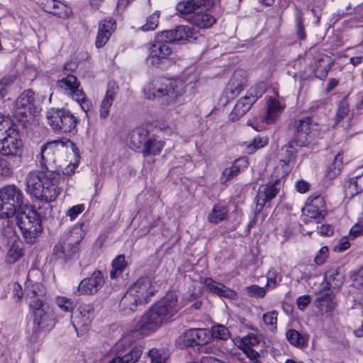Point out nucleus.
<instances>
[{
  "label": "nucleus",
  "mask_w": 363,
  "mask_h": 363,
  "mask_svg": "<svg viewBox=\"0 0 363 363\" xmlns=\"http://www.w3.org/2000/svg\"><path fill=\"white\" fill-rule=\"evenodd\" d=\"M172 52V48L163 40H155L148 45L147 62L153 65L158 66L167 60Z\"/></svg>",
  "instance_id": "obj_19"
},
{
  "label": "nucleus",
  "mask_w": 363,
  "mask_h": 363,
  "mask_svg": "<svg viewBox=\"0 0 363 363\" xmlns=\"http://www.w3.org/2000/svg\"><path fill=\"white\" fill-rule=\"evenodd\" d=\"M2 242L6 245H9L11 243L21 240L19 236L16 232L15 228L7 221L1 230Z\"/></svg>",
  "instance_id": "obj_40"
},
{
  "label": "nucleus",
  "mask_w": 363,
  "mask_h": 363,
  "mask_svg": "<svg viewBox=\"0 0 363 363\" xmlns=\"http://www.w3.org/2000/svg\"><path fill=\"white\" fill-rule=\"evenodd\" d=\"M294 145V139L287 145L283 146L280 150V162L282 165L292 167L295 163L296 153L297 152Z\"/></svg>",
  "instance_id": "obj_29"
},
{
  "label": "nucleus",
  "mask_w": 363,
  "mask_h": 363,
  "mask_svg": "<svg viewBox=\"0 0 363 363\" xmlns=\"http://www.w3.org/2000/svg\"><path fill=\"white\" fill-rule=\"evenodd\" d=\"M227 208L222 204H216L208 216V221L213 224H218L225 220L227 217Z\"/></svg>",
  "instance_id": "obj_38"
},
{
  "label": "nucleus",
  "mask_w": 363,
  "mask_h": 363,
  "mask_svg": "<svg viewBox=\"0 0 363 363\" xmlns=\"http://www.w3.org/2000/svg\"><path fill=\"white\" fill-rule=\"evenodd\" d=\"M360 176H356L350 179L348 183L345 186V194L351 198L357 195L363 191L361 186L358 185V179Z\"/></svg>",
  "instance_id": "obj_45"
},
{
  "label": "nucleus",
  "mask_w": 363,
  "mask_h": 363,
  "mask_svg": "<svg viewBox=\"0 0 363 363\" xmlns=\"http://www.w3.org/2000/svg\"><path fill=\"white\" fill-rule=\"evenodd\" d=\"M94 315V308L92 304L82 303L71 318V323L75 330L85 333Z\"/></svg>",
  "instance_id": "obj_18"
},
{
  "label": "nucleus",
  "mask_w": 363,
  "mask_h": 363,
  "mask_svg": "<svg viewBox=\"0 0 363 363\" xmlns=\"http://www.w3.org/2000/svg\"><path fill=\"white\" fill-rule=\"evenodd\" d=\"M26 296L29 298L30 309L48 305L47 303L45 287L40 283L35 282L28 285L26 288Z\"/></svg>",
  "instance_id": "obj_20"
},
{
  "label": "nucleus",
  "mask_w": 363,
  "mask_h": 363,
  "mask_svg": "<svg viewBox=\"0 0 363 363\" xmlns=\"http://www.w3.org/2000/svg\"><path fill=\"white\" fill-rule=\"evenodd\" d=\"M277 274L275 270H269L268 272L267 275V287L274 289L277 286Z\"/></svg>",
  "instance_id": "obj_60"
},
{
  "label": "nucleus",
  "mask_w": 363,
  "mask_h": 363,
  "mask_svg": "<svg viewBox=\"0 0 363 363\" xmlns=\"http://www.w3.org/2000/svg\"><path fill=\"white\" fill-rule=\"evenodd\" d=\"M57 86L63 94L76 101L84 111L87 112L89 110L91 104L83 90L79 89L80 82L74 75L67 74L57 81Z\"/></svg>",
  "instance_id": "obj_12"
},
{
  "label": "nucleus",
  "mask_w": 363,
  "mask_h": 363,
  "mask_svg": "<svg viewBox=\"0 0 363 363\" xmlns=\"http://www.w3.org/2000/svg\"><path fill=\"white\" fill-rule=\"evenodd\" d=\"M268 143V138L266 136L257 135L253 140L246 144V150L249 154L255 152L257 150L266 146Z\"/></svg>",
  "instance_id": "obj_47"
},
{
  "label": "nucleus",
  "mask_w": 363,
  "mask_h": 363,
  "mask_svg": "<svg viewBox=\"0 0 363 363\" xmlns=\"http://www.w3.org/2000/svg\"><path fill=\"white\" fill-rule=\"evenodd\" d=\"M246 83L245 73L242 71L235 72L225 89L228 97L233 98L238 96L246 86Z\"/></svg>",
  "instance_id": "obj_23"
},
{
  "label": "nucleus",
  "mask_w": 363,
  "mask_h": 363,
  "mask_svg": "<svg viewBox=\"0 0 363 363\" xmlns=\"http://www.w3.org/2000/svg\"><path fill=\"white\" fill-rule=\"evenodd\" d=\"M279 189L277 187L276 183L261 185L255 197L257 206L259 207L258 211H261L264 205L277 195Z\"/></svg>",
  "instance_id": "obj_21"
},
{
  "label": "nucleus",
  "mask_w": 363,
  "mask_h": 363,
  "mask_svg": "<svg viewBox=\"0 0 363 363\" xmlns=\"http://www.w3.org/2000/svg\"><path fill=\"white\" fill-rule=\"evenodd\" d=\"M23 147L18 131L10 127L0 133V154L4 156H18Z\"/></svg>",
  "instance_id": "obj_14"
},
{
  "label": "nucleus",
  "mask_w": 363,
  "mask_h": 363,
  "mask_svg": "<svg viewBox=\"0 0 363 363\" xmlns=\"http://www.w3.org/2000/svg\"><path fill=\"white\" fill-rule=\"evenodd\" d=\"M264 91L265 88L263 84L251 87L247 94L237 101L233 111L230 113V119L235 121L244 116Z\"/></svg>",
  "instance_id": "obj_13"
},
{
  "label": "nucleus",
  "mask_w": 363,
  "mask_h": 363,
  "mask_svg": "<svg viewBox=\"0 0 363 363\" xmlns=\"http://www.w3.org/2000/svg\"><path fill=\"white\" fill-rule=\"evenodd\" d=\"M23 194L14 184L0 188V218L9 219L23 208Z\"/></svg>",
  "instance_id": "obj_7"
},
{
  "label": "nucleus",
  "mask_w": 363,
  "mask_h": 363,
  "mask_svg": "<svg viewBox=\"0 0 363 363\" xmlns=\"http://www.w3.org/2000/svg\"><path fill=\"white\" fill-rule=\"evenodd\" d=\"M294 139L296 146H307L320 135L323 126L313 117L303 116L294 121Z\"/></svg>",
  "instance_id": "obj_8"
},
{
  "label": "nucleus",
  "mask_w": 363,
  "mask_h": 363,
  "mask_svg": "<svg viewBox=\"0 0 363 363\" xmlns=\"http://www.w3.org/2000/svg\"><path fill=\"white\" fill-rule=\"evenodd\" d=\"M296 26H297V35L300 40H303L306 38V35L304 33L303 20L301 16H298L296 18Z\"/></svg>",
  "instance_id": "obj_62"
},
{
  "label": "nucleus",
  "mask_w": 363,
  "mask_h": 363,
  "mask_svg": "<svg viewBox=\"0 0 363 363\" xmlns=\"http://www.w3.org/2000/svg\"><path fill=\"white\" fill-rule=\"evenodd\" d=\"M344 277L338 269H330L325 273V279L328 287L324 291L329 290L330 286L333 288H338L343 282Z\"/></svg>",
  "instance_id": "obj_37"
},
{
  "label": "nucleus",
  "mask_w": 363,
  "mask_h": 363,
  "mask_svg": "<svg viewBox=\"0 0 363 363\" xmlns=\"http://www.w3.org/2000/svg\"><path fill=\"white\" fill-rule=\"evenodd\" d=\"M318 233L321 235L330 236L333 234V228L328 224H323L320 227H318Z\"/></svg>",
  "instance_id": "obj_63"
},
{
  "label": "nucleus",
  "mask_w": 363,
  "mask_h": 363,
  "mask_svg": "<svg viewBox=\"0 0 363 363\" xmlns=\"http://www.w3.org/2000/svg\"><path fill=\"white\" fill-rule=\"evenodd\" d=\"M149 138L146 129L137 128L129 133L127 142L130 148L140 152Z\"/></svg>",
  "instance_id": "obj_27"
},
{
  "label": "nucleus",
  "mask_w": 363,
  "mask_h": 363,
  "mask_svg": "<svg viewBox=\"0 0 363 363\" xmlns=\"http://www.w3.org/2000/svg\"><path fill=\"white\" fill-rule=\"evenodd\" d=\"M348 112L349 106L347 101L345 100L340 101L335 117V124L339 123L347 115Z\"/></svg>",
  "instance_id": "obj_53"
},
{
  "label": "nucleus",
  "mask_w": 363,
  "mask_h": 363,
  "mask_svg": "<svg viewBox=\"0 0 363 363\" xmlns=\"http://www.w3.org/2000/svg\"><path fill=\"white\" fill-rule=\"evenodd\" d=\"M309 184L303 180L296 182L295 187L297 191L301 194L307 192L309 189Z\"/></svg>",
  "instance_id": "obj_64"
},
{
  "label": "nucleus",
  "mask_w": 363,
  "mask_h": 363,
  "mask_svg": "<svg viewBox=\"0 0 363 363\" xmlns=\"http://www.w3.org/2000/svg\"><path fill=\"white\" fill-rule=\"evenodd\" d=\"M325 202L320 196L315 197L307 207L308 216L315 219H323L325 216Z\"/></svg>",
  "instance_id": "obj_30"
},
{
  "label": "nucleus",
  "mask_w": 363,
  "mask_h": 363,
  "mask_svg": "<svg viewBox=\"0 0 363 363\" xmlns=\"http://www.w3.org/2000/svg\"><path fill=\"white\" fill-rule=\"evenodd\" d=\"M278 313L277 311H271L262 315V320L268 329L274 332L277 330Z\"/></svg>",
  "instance_id": "obj_50"
},
{
  "label": "nucleus",
  "mask_w": 363,
  "mask_h": 363,
  "mask_svg": "<svg viewBox=\"0 0 363 363\" xmlns=\"http://www.w3.org/2000/svg\"><path fill=\"white\" fill-rule=\"evenodd\" d=\"M328 248L326 246L322 247L314 258L316 264H322L328 257Z\"/></svg>",
  "instance_id": "obj_59"
},
{
  "label": "nucleus",
  "mask_w": 363,
  "mask_h": 363,
  "mask_svg": "<svg viewBox=\"0 0 363 363\" xmlns=\"http://www.w3.org/2000/svg\"><path fill=\"white\" fill-rule=\"evenodd\" d=\"M148 356L151 363H169V354L162 350L152 348L148 351Z\"/></svg>",
  "instance_id": "obj_46"
},
{
  "label": "nucleus",
  "mask_w": 363,
  "mask_h": 363,
  "mask_svg": "<svg viewBox=\"0 0 363 363\" xmlns=\"http://www.w3.org/2000/svg\"><path fill=\"white\" fill-rule=\"evenodd\" d=\"M33 314V328L28 333V339L33 347L41 341V334L50 331L55 326L56 320L54 311L48 305L31 308Z\"/></svg>",
  "instance_id": "obj_6"
},
{
  "label": "nucleus",
  "mask_w": 363,
  "mask_h": 363,
  "mask_svg": "<svg viewBox=\"0 0 363 363\" xmlns=\"http://www.w3.org/2000/svg\"><path fill=\"white\" fill-rule=\"evenodd\" d=\"M11 174V163L5 158L0 157V179L9 177Z\"/></svg>",
  "instance_id": "obj_55"
},
{
  "label": "nucleus",
  "mask_w": 363,
  "mask_h": 363,
  "mask_svg": "<svg viewBox=\"0 0 363 363\" xmlns=\"http://www.w3.org/2000/svg\"><path fill=\"white\" fill-rule=\"evenodd\" d=\"M205 6L204 0H188L179 2L177 5L178 12L182 14L189 15V18L197 9Z\"/></svg>",
  "instance_id": "obj_33"
},
{
  "label": "nucleus",
  "mask_w": 363,
  "mask_h": 363,
  "mask_svg": "<svg viewBox=\"0 0 363 363\" xmlns=\"http://www.w3.org/2000/svg\"><path fill=\"white\" fill-rule=\"evenodd\" d=\"M38 106V101L33 90H25L12 104L13 116L18 121H28L35 116Z\"/></svg>",
  "instance_id": "obj_9"
},
{
  "label": "nucleus",
  "mask_w": 363,
  "mask_h": 363,
  "mask_svg": "<svg viewBox=\"0 0 363 363\" xmlns=\"http://www.w3.org/2000/svg\"><path fill=\"white\" fill-rule=\"evenodd\" d=\"M284 108V106L276 99L270 98L267 104V115L264 121L267 123H272L279 113Z\"/></svg>",
  "instance_id": "obj_34"
},
{
  "label": "nucleus",
  "mask_w": 363,
  "mask_h": 363,
  "mask_svg": "<svg viewBox=\"0 0 363 363\" xmlns=\"http://www.w3.org/2000/svg\"><path fill=\"white\" fill-rule=\"evenodd\" d=\"M197 82L196 76L191 80L159 78L151 81L145 88L147 99H156L162 105L168 106L182 102V97L187 89H193Z\"/></svg>",
  "instance_id": "obj_2"
},
{
  "label": "nucleus",
  "mask_w": 363,
  "mask_h": 363,
  "mask_svg": "<svg viewBox=\"0 0 363 363\" xmlns=\"http://www.w3.org/2000/svg\"><path fill=\"white\" fill-rule=\"evenodd\" d=\"M178 311L177 295L168 294L143 315L138 323V329L141 333L156 330Z\"/></svg>",
  "instance_id": "obj_3"
},
{
  "label": "nucleus",
  "mask_w": 363,
  "mask_h": 363,
  "mask_svg": "<svg viewBox=\"0 0 363 363\" xmlns=\"http://www.w3.org/2000/svg\"><path fill=\"white\" fill-rule=\"evenodd\" d=\"M176 40H196L197 38V32L188 26H179L174 28Z\"/></svg>",
  "instance_id": "obj_39"
},
{
  "label": "nucleus",
  "mask_w": 363,
  "mask_h": 363,
  "mask_svg": "<svg viewBox=\"0 0 363 363\" xmlns=\"http://www.w3.org/2000/svg\"><path fill=\"white\" fill-rule=\"evenodd\" d=\"M242 161V159L237 160L234 162L231 167H226L223 170L222 176L220 177V182L222 183L226 182L227 181L233 179V177L238 174V173L240 172V167L238 163Z\"/></svg>",
  "instance_id": "obj_48"
},
{
  "label": "nucleus",
  "mask_w": 363,
  "mask_h": 363,
  "mask_svg": "<svg viewBox=\"0 0 363 363\" xmlns=\"http://www.w3.org/2000/svg\"><path fill=\"white\" fill-rule=\"evenodd\" d=\"M112 269L110 272L111 279H116L125 270L127 262L123 255H118L112 262Z\"/></svg>",
  "instance_id": "obj_43"
},
{
  "label": "nucleus",
  "mask_w": 363,
  "mask_h": 363,
  "mask_svg": "<svg viewBox=\"0 0 363 363\" xmlns=\"http://www.w3.org/2000/svg\"><path fill=\"white\" fill-rule=\"evenodd\" d=\"M211 340L212 338L226 340L230 337L228 329L223 325H216L211 328L209 330Z\"/></svg>",
  "instance_id": "obj_49"
},
{
  "label": "nucleus",
  "mask_w": 363,
  "mask_h": 363,
  "mask_svg": "<svg viewBox=\"0 0 363 363\" xmlns=\"http://www.w3.org/2000/svg\"><path fill=\"white\" fill-rule=\"evenodd\" d=\"M40 6L45 12L62 18H67L70 13L65 4L56 0H41Z\"/></svg>",
  "instance_id": "obj_25"
},
{
  "label": "nucleus",
  "mask_w": 363,
  "mask_h": 363,
  "mask_svg": "<svg viewBox=\"0 0 363 363\" xmlns=\"http://www.w3.org/2000/svg\"><path fill=\"white\" fill-rule=\"evenodd\" d=\"M203 284L211 292L220 297L233 300L236 299L238 297V294L234 290L220 282L215 281L211 277H206L203 281Z\"/></svg>",
  "instance_id": "obj_22"
},
{
  "label": "nucleus",
  "mask_w": 363,
  "mask_h": 363,
  "mask_svg": "<svg viewBox=\"0 0 363 363\" xmlns=\"http://www.w3.org/2000/svg\"><path fill=\"white\" fill-rule=\"evenodd\" d=\"M79 160H76L74 162L71 161L69 163H67V161H62L59 162L57 167V169L55 171H59L61 178L60 179V182L61 180L65 181L66 177H70L75 173L76 168L78 167Z\"/></svg>",
  "instance_id": "obj_42"
},
{
  "label": "nucleus",
  "mask_w": 363,
  "mask_h": 363,
  "mask_svg": "<svg viewBox=\"0 0 363 363\" xmlns=\"http://www.w3.org/2000/svg\"><path fill=\"white\" fill-rule=\"evenodd\" d=\"M311 301V297L309 295L299 296L296 300V304L299 310L304 311Z\"/></svg>",
  "instance_id": "obj_61"
},
{
  "label": "nucleus",
  "mask_w": 363,
  "mask_h": 363,
  "mask_svg": "<svg viewBox=\"0 0 363 363\" xmlns=\"http://www.w3.org/2000/svg\"><path fill=\"white\" fill-rule=\"evenodd\" d=\"M114 29L115 21L112 18H106L100 21L95 42L96 48L105 45Z\"/></svg>",
  "instance_id": "obj_24"
},
{
  "label": "nucleus",
  "mask_w": 363,
  "mask_h": 363,
  "mask_svg": "<svg viewBox=\"0 0 363 363\" xmlns=\"http://www.w3.org/2000/svg\"><path fill=\"white\" fill-rule=\"evenodd\" d=\"M306 61L309 63L318 78L324 79L327 77L331 63L330 59L326 55L310 50L306 54Z\"/></svg>",
  "instance_id": "obj_17"
},
{
  "label": "nucleus",
  "mask_w": 363,
  "mask_h": 363,
  "mask_svg": "<svg viewBox=\"0 0 363 363\" xmlns=\"http://www.w3.org/2000/svg\"><path fill=\"white\" fill-rule=\"evenodd\" d=\"M156 39L158 40L165 41L169 45L171 43H174L176 40L174 29L164 30L160 33H158L156 37Z\"/></svg>",
  "instance_id": "obj_56"
},
{
  "label": "nucleus",
  "mask_w": 363,
  "mask_h": 363,
  "mask_svg": "<svg viewBox=\"0 0 363 363\" xmlns=\"http://www.w3.org/2000/svg\"><path fill=\"white\" fill-rule=\"evenodd\" d=\"M133 337L125 335L114 345L112 352L114 354L106 363H135L140 357L143 351L139 346H132Z\"/></svg>",
  "instance_id": "obj_10"
},
{
  "label": "nucleus",
  "mask_w": 363,
  "mask_h": 363,
  "mask_svg": "<svg viewBox=\"0 0 363 363\" xmlns=\"http://www.w3.org/2000/svg\"><path fill=\"white\" fill-rule=\"evenodd\" d=\"M67 147L62 140H52L43 145L39 162L43 171H33L28 174L26 180L27 191L37 199L50 203L54 201L60 193L58 186L61 175L59 171L50 170L57 167L61 157L67 153Z\"/></svg>",
  "instance_id": "obj_1"
},
{
  "label": "nucleus",
  "mask_w": 363,
  "mask_h": 363,
  "mask_svg": "<svg viewBox=\"0 0 363 363\" xmlns=\"http://www.w3.org/2000/svg\"><path fill=\"white\" fill-rule=\"evenodd\" d=\"M315 299L317 307L323 312H330L334 310L336 303L335 294L333 291H319Z\"/></svg>",
  "instance_id": "obj_28"
},
{
  "label": "nucleus",
  "mask_w": 363,
  "mask_h": 363,
  "mask_svg": "<svg viewBox=\"0 0 363 363\" xmlns=\"http://www.w3.org/2000/svg\"><path fill=\"white\" fill-rule=\"evenodd\" d=\"M157 289L148 277L138 279L124 294L119 303V311L124 315L134 313L139 306L150 301Z\"/></svg>",
  "instance_id": "obj_4"
},
{
  "label": "nucleus",
  "mask_w": 363,
  "mask_h": 363,
  "mask_svg": "<svg viewBox=\"0 0 363 363\" xmlns=\"http://www.w3.org/2000/svg\"><path fill=\"white\" fill-rule=\"evenodd\" d=\"M105 283V279L100 270H95L90 277L83 279L79 284L74 294L77 296L94 295L99 292Z\"/></svg>",
  "instance_id": "obj_16"
},
{
  "label": "nucleus",
  "mask_w": 363,
  "mask_h": 363,
  "mask_svg": "<svg viewBox=\"0 0 363 363\" xmlns=\"http://www.w3.org/2000/svg\"><path fill=\"white\" fill-rule=\"evenodd\" d=\"M159 18V11H156L154 13H152L150 16H149L147 18L146 23L141 27L142 30L150 31L155 30L157 27Z\"/></svg>",
  "instance_id": "obj_52"
},
{
  "label": "nucleus",
  "mask_w": 363,
  "mask_h": 363,
  "mask_svg": "<svg viewBox=\"0 0 363 363\" xmlns=\"http://www.w3.org/2000/svg\"><path fill=\"white\" fill-rule=\"evenodd\" d=\"M246 293L253 297L263 298L266 294L265 287L253 284L245 288Z\"/></svg>",
  "instance_id": "obj_54"
},
{
  "label": "nucleus",
  "mask_w": 363,
  "mask_h": 363,
  "mask_svg": "<svg viewBox=\"0 0 363 363\" xmlns=\"http://www.w3.org/2000/svg\"><path fill=\"white\" fill-rule=\"evenodd\" d=\"M9 247L6 260L9 264H13L24 256L23 242L21 240H17L11 243Z\"/></svg>",
  "instance_id": "obj_32"
},
{
  "label": "nucleus",
  "mask_w": 363,
  "mask_h": 363,
  "mask_svg": "<svg viewBox=\"0 0 363 363\" xmlns=\"http://www.w3.org/2000/svg\"><path fill=\"white\" fill-rule=\"evenodd\" d=\"M286 337L291 345L299 348L306 347L308 341L307 335L301 334L294 329L287 330Z\"/></svg>",
  "instance_id": "obj_36"
},
{
  "label": "nucleus",
  "mask_w": 363,
  "mask_h": 363,
  "mask_svg": "<svg viewBox=\"0 0 363 363\" xmlns=\"http://www.w3.org/2000/svg\"><path fill=\"white\" fill-rule=\"evenodd\" d=\"M118 87L115 82H110L108 84L106 95L100 106V117L105 118L109 114V110L118 94Z\"/></svg>",
  "instance_id": "obj_26"
},
{
  "label": "nucleus",
  "mask_w": 363,
  "mask_h": 363,
  "mask_svg": "<svg viewBox=\"0 0 363 363\" xmlns=\"http://www.w3.org/2000/svg\"><path fill=\"white\" fill-rule=\"evenodd\" d=\"M343 167V156L341 153H338L333 163L329 166L328 169L327 171V177L329 179H333L336 176H337Z\"/></svg>",
  "instance_id": "obj_44"
},
{
  "label": "nucleus",
  "mask_w": 363,
  "mask_h": 363,
  "mask_svg": "<svg viewBox=\"0 0 363 363\" xmlns=\"http://www.w3.org/2000/svg\"><path fill=\"white\" fill-rule=\"evenodd\" d=\"M211 341L210 332L206 328H191L181 334L176 340L177 347L184 349L203 345Z\"/></svg>",
  "instance_id": "obj_15"
},
{
  "label": "nucleus",
  "mask_w": 363,
  "mask_h": 363,
  "mask_svg": "<svg viewBox=\"0 0 363 363\" xmlns=\"http://www.w3.org/2000/svg\"><path fill=\"white\" fill-rule=\"evenodd\" d=\"M84 226V223H81L79 225V227H75L73 229V231L72 232L71 235L67 239V243L64 242L62 244H60V245H57L54 248V253L57 255L59 257H61V255H67L66 253V249L67 248L68 245H73V244H78L79 240L82 239V235H80V238L77 239V240L73 241L72 237H74V234H77L79 230H82V227Z\"/></svg>",
  "instance_id": "obj_41"
},
{
  "label": "nucleus",
  "mask_w": 363,
  "mask_h": 363,
  "mask_svg": "<svg viewBox=\"0 0 363 363\" xmlns=\"http://www.w3.org/2000/svg\"><path fill=\"white\" fill-rule=\"evenodd\" d=\"M188 20L194 26L203 28H208L216 23V18L207 13L197 11L194 13Z\"/></svg>",
  "instance_id": "obj_31"
},
{
  "label": "nucleus",
  "mask_w": 363,
  "mask_h": 363,
  "mask_svg": "<svg viewBox=\"0 0 363 363\" xmlns=\"http://www.w3.org/2000/svg\"><path fill=\"white\" fill-rule=\"evenodd\" d=\"M48 123L55 132L72 133L75 130L78 120L65 108H50L46 112Z\"/></svg>",
  "instance_id": "obj_11"
},
{
  "label": "nucleus",
  "mask_w": 363,
  "mask_h": 363,
  "mask_svg": "<svg viewBox=\"0 0 363 363\" xmlns=\"http://www.w3.org/2000/svg\"><path fill=\"white\" fill-rule=\"evenodd\" d=\"M84 204H77L69 208L66 213L67 216L69 217L71 220H74L80 213L84 211Z\"/></svg>",
  "instance_id": "obj_57"
},
{
  "label": "nucleus",
  "mask_w": 363,
  "mask_h": 363,
  "mask_svg": "<svg viewBox=\"0 0 363 363\" xmlns=\"http://www.w3.org/2000/svg\"><path fill=\"white\" fill-rule=\"evenodd\" d=\"M244 345L247 347H252L259 344V338L255 334H248L242 339Z\"/></svg>",
  "instance_id": "obj_58"
},
{
  "label": "nucleus",
  "mask_w": 363,
  "mask_h": 363,
  "mask_svg": "<svg viewBox=\"0 0 363 363\" xmlns=\"http://www.w3.org/2000/svg\"><path fill=\"white\" fill-rule=\"evenodd\" d=\"M16 221L25 242L35 243L43 233L42 220L37 211L31 206L22 208L16 216Z\"/></svg>",
  "instance_id": "obj_5"
},
{
  "label": "nucleus",
  "mask_w": 363,
  "mask_h": 363,
  "mask_svg": "<svg viewBox=\"0 0 363 363\" xmlns=\"http://www.w3.org/2000/svg\"><path fill=\"white\" fill-rule=\"evenodd\" d=\"M55 303L64 312L70 313L74 308L73 301L65 296H57Z\"/></svg>",
  "instance_id": "obj_51"
},
{
  "label": "nucleus",
  "mask_w": 363,
  "mask_h": 363,
  "mask_svg": "<svg viewBox=\"0 0 363 363\" xmlns=\"http://www.w3.org/2000/svg\"><path fill=\"white\" fill-rule=\"evenodd\" d=\"M164 145V143L163 141L150 138L140 152L144 157L157 155L161 152Z\"/></svg>",
  "instance_id": "obj_35"
}]
</instances>
